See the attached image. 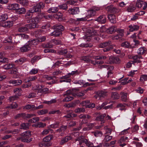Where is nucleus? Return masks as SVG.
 Here are the masks:
<instances>
[{"instance_id":"55","label":"nucleus","mask_w":147,"mask_h":147,"mask_svg":"<svg viewBox=\"0 0 147 147\" xmlns=\"http://www.w3.org/2000/svg\"><path fill=\"white\" fill-rule=\"evenodd\" d=\"M92 19H90L89 20H87V17L86 16V17L84 18H77L76 20V21L77 22H79L80 21H89L90 20H91Z\"/></svg>"},{"instance_id":"54","label":"nucleus","mask_w":147,"mask_h":147,"mask_svg":"<svg viewBox=\"0 0 147 147\" xmlns=\"http://www.w3.org/2000/svg\"><path fill=\"white\" fill-rule=\"evenodd\" d=\"M122 47H124L126 48H128L129 46V43L127 42H124L121 44Z\"/></svg>"},{"instance_id":"17","label":"nucleus","mask_w":147,"mask_h":147,"mask_svg":"<svg viewBox=\"0 0 147 147\" xmlns=\"http://www.w3.org/2000/svg\"><path fill=\"white\" fill-rule=\"evenodd\" d=\"M71 138L72 137L71 136H67L61 139L60 142V144L61 145L63 144L65 142L71 140Z\"/></svg>"},{"instance_id":"8","label":"nucleus","mask_w":147,"mask_h":147,"mask_svg":"<svg viewBox=\"0 0 147 147\" xmlns=\"http://www.w3.org/2000/svg\"><path fill=\"white\" fill-rule=\"evenodd\" d=\"M93 30H88L87 32L86 35V37L88 39L87 40H89L91 39L92 36H94L95 35V32L93 31Z\"/></svg>"},{"instance_id":"61","label":"nucleus","mask_w":147,"mask_h":147,"mask_svg":"<svg viewBox=\"0 0 147 147\" xmlns=\"http://www.w3.org/2000/svg\"><path fill=\"white\" fill-rule=\"evenodd\" d=\"M18 35L24 39L28 38V35L24 34H18Z\"/></svg>"},{"instance_id":"7","label":"nucleus","mask_w":147,"mask_h":147,"mask_svg":"<svg viewBox=\"0 0 147 147\" xmlns=\"http://www.w3.org/2000/svg\"><path fill=\"white\" fill-rule=\"evenodd\" d=\"M109 61L111 64L117 63H120V60L119 58L117 57L111 56L109 57Z\"/></svg>"},{"instance_id":"12","label":"nucleus","mask_w":147,"mask_h":147,"mask_svg":"<svg viewBox=\"0 0 147 147\" xmlns=\"http://www.w3.org/2000/svg\"><path fill=\"white\" fill-rule=\"evenodd\" d=\"M115 28V27L114 26H112L106 29L105 27L103 26L101 28L100 31H101V30H105L107 33L111 34L114 32Z\"/></svg>"},{"instance_id":"14","label":"nucleus","mask_w":147,"mask_h":147,"mask_svg":"<svg viewBox=\"0 0 147 147\" xmlns=\"http://www.w3.org/2000/svg\"><path fill=\"white\" fill-rule=\"evenodd\" d=\"M4 52L0 53V63H6L9 62V60L7 58L4 57Z\"/></svg>"},{"instance_id":"32","label":"nucleus","mask_w":147,"mask_h":147,"mask_svg":"<svg viewBox=\"0 0 147 147\" xmlns=\"http://www.w3.org/2000/svg\"><path fill=\"white\" fill-rule=\"evenodd\" d=\"M53 45L51 44L50 43L48 42L47 43H43L41 45V47L44 48H52L53 47Z\"/></svg>"},{"instance_id":"56","label":"nucleus","mask_w":147,"mask_h":147,"mask_svg":"<svg viewBox=\"0 0 147 147\" xmlns=\"http://www.w3.org/2000/svg\"><path fill=\"white\" fill-rule=\"evenodd\" d=\"M37 78V77L36 76H34L32 77H29L27 80V81L26 80V82H29L30 81H32L34 80H36Z\"/></svg>"},{"instance_id":"19","label":"nucleus","mask_w":147,"mask_h":147,"mask_svg":"<svg viewBox=\"0 0 147 147\" xmlns=\"http://www.w3.org/2000/svg\"><path fill=\"white\" fill-rule=\"evenodd\" d=\"M68 94V93L67 92L66 94L64 95V96L65 95L67 96L63 99V102H68L73 99V97L70 96V93L69 94V95Z\"/></svg>"},{"instance_id":"6","label":"nucleus","mask_w":147,"mask_h":147,"mask_svg":"<svg viewBox=\"0 0 147 147\" xmlns=\"http://www.w3.org/2000/svg\"><path fill=\"white\" fill-rule=\"evenodd\" d=\"M107 9H108L107 11L111 13L116 14L119 11V10L112 5L108 6Z\"/></svg>"},{"instance_id":"48","label":"nucleus","mask_w":147,"mask_h":147,"mask_svg":"<svg viewBox=\"0 0 147 147\" xmlns=\"http://www.w3.org/2000/svg\"><path fill=\"white\" fill-rule=\"evenodd\" d=\"M86 145L87 146L89 147H102V145L101 144L97 146H94L93 144L90 142H88Z\"/></svg>"},{"instance_id":"5","label":"nucleus","mask_w":147,"mask_h":147,"mask_svg":"<svg viewBox=\"0 0 147 147\" xmlns=\"http://www.w3.org/2000/svg\"><path fill=\"white\" fill-rule=\"evenodd\" d=\"M136 6L138 8L142 7L143 10H145L147 7V3L146 2L139 0L137 1L136 3Z\"/></svg>"},{"instance_id":"60","label":"nucleus","mask_w":147,"mask_h":147,"mask_svg":"<svg viewBox=\"0 0 147 147\" xmlns=\"http://www.w3.org/2000/svg\"><path fill=\"white\" fill-rule=\"evenodd\" d=\"M32 117L31 114H26L24 113V119H29Z\"/></svg>"},{"instance_id":"30","label":"nucleus","mask_w":147,"mask_h":147,"mask_svg":"<svg viewBox=\"0 0 147 147\" xmlns=\"http://www.w3.org/2000/svg\"><path fill=\"white\" fill-rule=\"evenodd\" d=\"M97 95L99 98L104 97L107 96V92L103 91H99L97 92Z\"/></svg>"},{"instance_id":"16","label":"nucleus","mask_w":147,"mask_h":147,"mask_svg":"<svg viewBox=\"0 0 147 147\" xmlns=\"http://www.w3.org/2000/svg\"><path fill=\"white\" fill-rule=\"evenodd\" d=\"M108 18L110 21L112 23H116V18L115 15L114 14H111L108 15Z\"/></svg>"},{"instance_id":"40","label":"nucleus","mask_w":147,"mask_h":147,"mask_svg":"<svg viewBox=\"0 0 147 147\" xmlns=\"http://www.w3.org/2000/svg\"><path fill=\"white\" fill-rule=\"evenodd\" d=\"M48 110L47 109H42L37 111V113L39 115H43L48 113Z\"/></svg>"},{"instance_id":"39","label":"nucleus","mask_w":147,"mask_h":147,"mask_svg":"<svg viewBox=\"0 0 147 147\" xmlns=\"http://www.w3.org/2000/svg\"><path fill=\"white\" fill-rule=\"evenodd\" d=\"M139 52H138V55H142L145 53L146 51L145 48L142 47L139 49Z\"/></svg>"},{"instance_id":"51","label":"nucleus","mask_w":147,"mask_h":147,"mask_svg":"<svg viewBox=\"0 0 147 147\" xmlns=\"http://www.w3.org/2000/svg\"><path fill=\"white\" fill-rule=\"evenodd\" d=\"M24 113H19L16 115L14 117V118L15 119H19L20 117H22L23 119L24 118Z\"/></svg>"},{"instance_id":"57","label":"nucleus","mask_w":147,"mask_h":147,"mask_svg":"<svg viewBox=\"0 0 147 147\" xmlns=\"http://www.w3.org/2000/svg\"><path fill=\"white\" fill-rule=\"evenodd\" d=\"M38 72V70L36 69H32L30 72L29 74H35Z\"/></svg>"},{"instance_id":"23","label":"nucleus","mask_w":147,"mask_h":147,"mask_svg":"<svg viewBox=\"0 0 147 147\" xmlns=\"http://www.w3.org/2000/svg\"><path fill=\"white\" fill-rule=\"evenodd\" d=\"M121 98L123 101L126 102L127 101V93L124 92H121Z\"/></svg>"},{"instance_id":"64","label":"nucleus","mask_w":147,"mask_h":147,"mask_svg":"<svg viewBox=\"0 0 147 147\" xmlns=\"http://www.w3.org/2000/svg\"><path fill=\"white\" fill-rule=\"evenodd\" d=\"M140 80L141 81H142L143 80H144V81H146L147 80V75H142L140 78Z\"/></svg>"},{"instance_id":"10","label":"nucleus","mask_w":147,"mask_h":147,"mask_svg":"<svg viewBox=\"0 0 147 147\" xmlns=\"http://www.w3.org/2000/svg\"><path fill=\"white\" fill-rule=\"evenodd\" d=\"M20 135L22 136V141L23 142V139L26 140L27 139H29V138L31 136V134L30 131H26L22 133Z\"/></svg>"},{"instance_id":"58","label":"nucleus","mask_w":147,"mask_h":147,"mask_svg":"<svg viewBox=\"0 0 147 147\" xmlns=\"http://www.w3.org/2000/svg\"><path fill=\"white\" fill-rule=\"evenodd\" d=\"M85 106L86 108H88L91 109H92L95 107V104L94 103H92V104L89 105H85Z\"/></svg>"},{"instance_id":"59","label":"nucleus","mask_w":147,"mask_h":147,"mask_svg":"<svg viewBox=\"0 0 147 147\" xmlns=\"http://www.w3.org/2000/svg\"><path fill=\"white\" fill-rule=\"evenodd\" d=\"M33 107V111H34L36 110H37L42 108L43 107V105H40L38 107H35L34 105Z\"/></svg>"},{"instance_id":"38","label":"nucleus","mask_w":147,"mask_h":147,"mask_svg":"<svg viewBox=\"0 0 147 147\" xmlns=\"http://www.w3.org/2000/svg\"><path fill=\"white\" fill-rule=\"evenodd\" d=\"M28 125V123H23L20 125L21 127L20 129H27L29 128Z\"/></svg>"},{"instance_id":"1","label":"nucleus","mask_w":147,"mask_h":147,"mask_svg":"<svg viewBox=\"0 0 147 147\" xmlns=\"http://www.w3.org/2000/svg\"><path fill=\"white\" fill-rule=\"evenodd\" d=\"M52 28L55 30L51 34L52 36H53L55 37H58L62 35V31H63L65 29L64 27L61 24H56L52 27Z\"/></svg>"},{"instance_id":"9","label":"nucleus","mask_w":147,"mask_h":147,"mask_svg":"<svg viewBox=\"0 0 147 147\" xmlns=\"http://www.w3.org/2000/svg\"><path fill=\"white\" fill-rule=\"evenodd\" d=\"M79 7H74L73 8H70L68 10L69 13L71 15H74L78 14L79 12Z\"/></svg>"},{"instance_id":"45","label":"nucleus","mask_w":147,"mask_h":147,"mask_svg":"<svg viewBox=\"0 0 147 147\" xmlns=\"http://www.w3.org/2000/svg\"><path fill=\"white\" fill-rule=\"evenodd\" d=\"M33 105L30 104H28L26 105L24 108V109L29 110L31 109L32 111H33Z\"/></svg>"},{"instance_id":"36","label":"nucleus","mask_w":147,"mask_h":147,"mask_svg":"<svg viewBox=\"0 0 147 147\" xmlns=\"http://www.w3.org/2000/svg\"><path fill=\"white\" fill-rule=\"evenodd\" d=\"M111 97L113 99H117L119 98L120 96L117 92H112Z\"/></svg>"},{"instance_id":"46","label":"nucleus","mask_w":147,"mask_h":147,"mask_svg":"<svg viewBox=\"0 0 147 147\" xmlns=\"http://www.w3.org/2000/svg\"><path fill=\"white\" fill-rule=\"evenodd\" d=\"M75 112L76 113H83L85 112V109L84 108H78L75 110Z\"/></svg>"},{"instance_id":"49","label":"nucleus","mask_w":147,"mask_h":147,"mask_svg":"<svg viewBox=\"0 0 147 147\" xmlns=\"http://www.w3.org/2000/svg\"><path fill=\"white\" fill-rule=\"evenodd\" d=\"M84 95V94L82 92L76 93H73V95L74 96H77L78 97H80L83 96Z\"/></svg>"},{"instance_id":"47","label":"nucleus","mask_w":147,"mask_h":147,"mask_svg":"<svg viewBox=\"0 0 147 147\" xmlns=\"http://www.w3.org/2000/svg\"><path fill=\"white\" fill-rule=\"evenodd\" d=\"M13 67L12 65L10 63H7L3 66V68L5 69H8L12 68Z\"/></svg>"},{"instance_id":"29","label":"nucleus","mask_w":147,"mask_h":147,"mask_svg":"<svg viewBox=\"0 0 147 147\" xmlns=\"http://www.w3.org/2000/svg\"><path fill=\"white\" fill-rule=\"evenodd\" d=\"M9 82L10 83H12L15 86L19 85L21 84L22 82L21 80H10Z\"/></svg>"},{"instance_id":"26","label":"nucleus","mask_w":147,"mask_h":147,"mask_svg":"<svg viewBox=\"0 0 147 147\" xmlns=\"http://www.w3.org/2000/svg\"><path fill=\"white\" fill-rule=\"evenodd\" d=\"M9 7L10 9L15 10L16 11L19 7V5L17 3H14L9 5Z\"/></svg>"},{"instance_id":"52","label":"nucleus","mask_w":147,"mask_h":147,"mask_svg":"<svg viewBox=\"0 0 147 147\" xmlns=\"http://www.w3.org/2000/svg\"><path fill=\"white\" fill-rule=\"evenodd\" d=\"M40 59L39 56H35L31 60V62L33 63L35 61H36Z\"/></svg>"},{"instance_id":"34","label":"nucleus","mask_w":147,"mask_h":147,"mask_svg":"<svg viewBox=\"0 0 147 147\" xmlns=\"http://www.w3.org/2000/svg\"><path fill=\"white\" fill-rule=\"evenodd\" d=\"M88 14L86 16L87 18L95 16L96 13V12H95L94 11H93L92 9L88 10Z\"/></svg>"},{"instance_id":"15","label":"nucleus","mask_w":147,"mask_h":147,"mask_svg":"<svg viewBox=\"0 0 147 147\" xmlns=\"http://www.w3.org/2000/svg\"><path fill=\"white\" fill-rule=\"evenodd\" d=\"M13 22L12 21H8L2 23V26L5 28H9L12 26Z\"/></svg>"},{"instance_id":"62","label":"nucleus","mask_w":147,"mask_h":147,"mask_svg":"<svg viewBox=\"0 0 147 147\" xmlns=\"http://www.w3.org/2000/svg\"><path fill=\"white\" fill-rule=\"evenodd\" d=\"M18 96L17 95H16L14 96H11L9 97V99L10 101L13 102L14 100L18 98Z\"/></svg>"},{"instance_id":"37","label":"nucleus","mask_w":147,"mask_h":147,"mask_svg":"<svg viewBox=\"0 0 147 147\" xmlns=\"http://www.w3.org/2000/svg\"><path fill=\"white\" fill-rule=\"evenodd\" d=\"M68 51L67 49H61L58 50L57 53L60 55H65V54H67Z\"/></svg>"},{"instance_id":"20","label":"nucleus","mask_w":147,"mask_h":147,"mask_svg":"<svg viewBox=\"0 0 147 147\" xmlns=\"http://www.w3.org/2000/svg\"><path fill=\"white\" fill-rule=\"evenodd\" d=\"M98 67L100 69L102 68H107V70L109 71H111L114 69V67L113 66H109V65H99Z\"/></svg>"},{"instance_id":"31","label":"nucleus","mask_w":147,"mask_h":147,"mask_svg":"<svg viewBox=\"0 0 147 147\" xmlns=\"http://www.w3.org/2000/svg\"><path fill=\"white\" fill-rule=\"evenodd\" d=\"M58 11V8L57 7H53L50 8L47 10L49 13H55Z\"/></svg>"},{"instance_id":"53","label":"nucleus","mask_w":147,"mask_h":147,"mask_svg":"<svg viewBox=\"0 0 147 147\" xmlns=\"http://www.w3.org/2000/svg\"><path fill=\"white\" fill-rule=\"evenodd\" d=\"M58 7L60 9H66L68 8L67 5L66 4H64L62 5H59Z\"/></svg>"},{"instance_id":"18","label":"nucleus","mask_w":147,"mask_h":147,"mask_svg":"<svg viewBox=\"0 0 147 147\" xmlns=\"http://www.w3.org/2000/svg\"><path fill=\"white\" fill-rule=\"evenodd\" d=\"M134 60V61H133L132 63H140L141 62V61L139 59H143L142 57L140 55H135L132 57V58Z\"/></svg>"},{"instance_id":"4","label":"nucleus","mask_w":147,"mask_h":147,"mask_svg":"<svg viewBox=\"0 0 147 147\" xmlns=\"http://www.w3.org/2000/svg\"><path fill=\"white\" fill-rule=\"evenodd\" d=\"M30 20H31V22L27 24L28 29H31L38 27L37 24L39 22V19L37 17H35L34 18Z\"/></svg>"},{"instance_id":"22","label":"nucleus","mask_w":147,"mask_h":147,"mask_svg":"<svg viewBox=\"0 0 147 147\" xmlns=\"http://www.w3.org/2000/svg\"><path fill=\"white\" fill-rule=\"evenodd\" d=\"M8 18L7 14H3L0 15V22L2 23L4 22L8 19Z\"/></svg>"},{"instance_id":"42","label":"nucleus","mask_w":147,"mask_h":147,"mask_svg":"<svg viewBox=\"0 0 147 147\" xmlns=\"http://www.w3.org/2000/svg\"><path fill=\"white\" fill-rule=\"evenodd\" d=\"M92 133H93L94 136L97 137H101L102 135V131L98 130L94 132H92Z\"/></svg>"},{"instance_id":"35","label":"nucleus","mask_w":147,"mask_h":147,"mask_svg":"<svg viewBox=\"0 0 147 147\" xmlns=\"http://www.w3.org/2000/svg\"><path fill=\"white\" fill-rule=\"evenodd\" d=\"M39 43V40L38 39H33L31 41H29L28 43L30 46V45H36Z\"/></svg>"},{"instance_id":"33","label":"nucleus","mask_w":147,"mask_h":147,"mask_svg":"<svg viewBox=\"0 0 147 147\" xmlns=\"http://www.w3.org/2000/svg\"><path fill=\"white\" fill-rule=\"evenodd\" d=\"M26 12V10L24 7H22L18 9L16 11V12L19 14H22Z\"/></svg>"},{"instance_id":"13","label":"nucleus","mask_w":147,"mask_h":147,"mask_svg":"<svg viewBox=\"0 0 147 147\" xmlns=\"http://www.w3.org/2000/svg\"><path fill=\"white\" fill-rule=\"evenodd\" d=\"M30 49V46L28 43H26L20 49V51L22 52H26Z\"/></svg>"},{"instance_id":"3","label":"nucleus","mask_w":147,"mask_h":147,"mask_svg":"<svg viewBox=\"0 0 147 147\" xmlns=\"http://www.w3.org/2000/svg\"><path fill=\"white\" fill-rule=\"evenodd\" d=\"M111 42L109 41L108 42L102 43L100 44L99 45V47L100 48H106L103 49L104 52L109 51L111 49H113V47L111 45Z\"/></svg>"},{"instance_id":"24","label":"nucleus","mask_w":147,"mask_h":147,"mask_svg":"<svg viewBox=\"0 0 147 147\" xmlns=\"http://www.w3.org/2000/svg\"><path fill=\"white\" fill-rule=\"evenodd\" d=\"M46 125V124L43 123L41 122H39L32 125V127H34L36 128L44 127Z\"/></svg>"},{"instance_id":"27","label":"nucleus","mask_w":147,"mask_h":147,"mask_svg":"<svg viewBox=\"0 0 147 147\" xmlns=\"http://www.w3.org/2000/svg\"><path fill=\"white\" fill-rule=\"evenodd\" d=\"M128 27L130 28L129 31L130 32H133V31L137 30L139 28V27L138 26H133L131 25L129 26Z\"/></svg>"},{"instance_id":"41","label":"nucleus","mask_w":147,"mask_h":147,"mask_svg":"<svg viewBox=\"0 0 147 147\" xmlns=\"http://www.w3.org/2000/svg\"><path fill=\"white\" fill-rule=\"evenodd\" d=\"M136 9V7L134 6L131 5L128 7L127 9V10L129 12H132L135 10Z\"/></svg>"},{"instance_id":"44","label":"nucleus","mask_w":147,"mask_h":147,"mask_svg":"<svg viewBox=\"0 0 147 147\" xmlns=\"http://www.w3.org/2000/svg\"><path fill=\"white\" fill-rule=\"evenodd\" d=\"M33 9L34 10L35 12L40 13L41 11V9L40 8L38 4L33 7Z\"/></svg>"},{"instance_id":"63","label":"nucleus","mask_w":147,"mask_h":147,"mask_svg":"<svg viewBox=\"0 0 147 147\" xmlns=\"http://www.w3.org/2000/svg\"><path fill=\"white\" fill-rule=\"evenodd\" d=\"M112 138V136H109L108 135H107L105 136V140L106 142H108L111 140Z\"/></svg>"},{"instance_id":"28","label":"nucleus","mask_w":147,"mask_h":147,"mask_svg":"<svg viewBox=\"0 0 147 147\" xmlns=\"http://www.w3.org/2000/svg\"><path fill=\"white\" fill-rule=\"evenodd\" d=\"M28 29L27 24L25 25L24 26L18 28V30L20 32H23L28 31Z\"/></svg>"},{"instance_id":"25","label":"nucleus","mask_w":147,"mask_h":147,"mask_svg":"<svg viewBox=\"0 0 147 147\" xmlns=\"http://www.w3.org/2000/svg\"><path fill=\"white\" fill-rule=\"evenodd\" d=\"M105 116V114L100 115L99 116H98L96 118L95 120L97 121H101V124L104 123L105 122V121L104 120V119Z\"/></svg>"},{"instance_id":"43","label":"nucleus","mask_w":147,"mask_h":147,"mask_svg":"<svg viewBox=\"0 0 147 147\" xmlns=\"http://www.w3.org/2000/svg\"><path fill=\"white\" fill-rule=\"evenodd\" d=\"M67 128V125H62L60 127V128L57 130V132L60 133L61 132L64 131Z\"/></svg>"},{"instance_id":"2","label":"nucleus","mask_w":147,"mask_h":147,"mask_svg":"<svg viewBox=\"0 0 147 147\" xmlns=\"http://www.w3.org/2000/svg\"><path fill=\"white\" fill-rule=\"evenodd\" d=\"M53 138V136L52 135H49L46 136L43 138L42 142L39 144V146L40 147H46L50 146V140H52Z\"/></svg>"},{"instance_id":"50","label":"nucleus","mask_w":147,"mask_h":147,"mask_svg":"<svg viewBox=\"0 0 147 147\" xmlns=\"http://www.w3.org/2000/svg\"><path fill=\"white\" fill-rule=\"evenodd\" d=\"M59 123L57 122L55 124H52L49 126L48 128H55L58 127Z\"/></svg>"},{"instance_id":"11","label":"nucleus","mask_w":147,"mask_h":147,"mask_svg":"<svg viewBox=\"0 0 147 147\" xmlns=\"http://www.w3.org/2000/svg\"><path fill=\"white\" fill-rule=\"evenodd\" d=\"M95 20L97 21L100 24H104L106 22V18L105 15H103L100 16L96 19H95Z\"/></svg>"},{"instance_id":"21","label":"nucleus","mask_w":147,"mask_h":147,"mask_svg":"<svg viewBox=\"0 0 147 147\" xmlns=\"http://www.w3.org/2000/svg\"><path fill=\"white\" fill-rule=\"evenodd\" d=\"M17 2L24 6H27L29 4L28 0H17Z\"/></svg>"}]
</instances>
